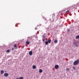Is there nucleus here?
<instances>
[{
	"instance_id": "obj_12",
	"label": "nucleus",
	"mask_w": 79,
	"mask_h": 79,
	"mask_svg": "<svg viewBox=\"0 0 79 79\" xmlns=\"http://www.w3.org/2000/svg\"><path fill=\"white\" fill-rule=\"evenodd\" d=\"M48 41H45V44L46 45H48Z\"/></svg>"
},
{
	"instance_id": "obj_19",
	"label": "nucleus",
	"mask_w": 79,
	"mask_h": 79,
	"mask_svg": "<svg viewBox=\"0 0 79 79\" xmlns=\"http://www.w3.org/2000/svg\"><path fill=\"white\" fill-rule=\"evenodd\" d=\"M70 31V30H69V29H68V32H69Z\"/></svg>"
},
{
	"instance_id": "obj_3",
	"label": "nucleus",
	"mask_w": 79,
	"mask_h": 79,
	"mask_svg": "<svg viewBox=\"0 0 79 79\" xmlns=\"http://www.w3.org/2000/svg\"><path fill=\"white\" fill-rule=\"evenodd\" d=\"M54 68L55 69H58V68H59V66L58 65H56L55 66Z\"/></svg>"
},
{
	"instance_id": "obj_14",
	"label": "nucleus",
	"mask_w": 79,
	"mask_h": 79,
	"mask_svg": "<svg viewBox=\"0 0 79 79\" xmlns=\"http://www.w3.org/2000/svg\"><path fill=\"white\" fill-rule=\"evenodd\" d=\"M17 47V45H16V44H15L14 45V47H15H15Z\"/></svg>"
},
{
	"instance_id": "obj_1",
	"label": "nucleus",
	"mask_w": 79,
	"mask_h": 79,
	"mask_svg": "<svg viewBox=\"0 0 79 79\" xmlns=\"http://www.w3.org/2000/svg\"><path fill=\"white\" fill-rule=\"evenodd\" d=\"M79 63V60L78 59L75 61L73 63L74 65H77Z\"/></svg>"
},
{
	"instance_id": "obj_18",
	"label": "nucleus",
	"mask_w": 79,
	"mask_h": 79,
	"mask_svg": "<svg viewBox=\"0 0 79 79\" xmlns=\"http://www.w3.org/2000/svg\"><path fill=\"white\" fill-rule=\"evenodd\" d=\"M73 69H74V70L76 69V68H75V67H73Z\"/></svg>"
},
{
	"instance_id": "obj_22",
	"label": "nucleus",
	"mask_w": 79,
	"mask_h": 79,
	"mask_svg": "<svg viewBox=\"0 0 79 79\" xmlns=\"http://www.w3.org/2000/svg\"><path fill=\"white\" fill-rule=\"evenodd\" d=\"M36 29V30L37 29Z\"/></svg>"
},
{
	"instance_id": "obj_7",
	"label": "nucleus",
	"mask_w": 79,
	"mask_h": 79,
	"mask_svg": "<svg viewBox=\"0 0 79 79\" xmlns=\"http://www.w3.org/2000/svg\"><path fill=\"white\" fill-rule=\"evenodd\" d=\"M33 69H35L36 68V66L35 65H34L32 66Z\"/></svg>"
},
{
	"instance_id": "obj_17",
	"label": "nucleus",
	"mask_w": 79,
	"mask_h": 79,
	"mask_svg": "<svg viewBox=\"0 0 79 79\" xmlns=\"http://www.w3.org/2000/svg\"><path fill=\"white\" fill-rule=\"evenodd\" d=\"M66 14H68L69 13V10L66 11Z\"/></svg>"
},
{
	"instance_id": "obj_20",
	"label": "nucleus",
	"mask_w": 79,
	"mask_h": 79,
	"mask_svg": "<svg viewBox=\"0 0 79 79\" xmlns=\"http://www.w3.org/2000/svg\"><path fill=\"white\" fill-rule=\"evenodd\" d=\"M45 40H44V39H43V42H44V41H45Z\"/></svg>"
},
{
	"instance_id": "obj_9",
	"label": "nucleus",
	"mask_w": 79,
	"mask_h": 79,
	"mask_svg": "<svg viewBox=\"0 0 79 79\" xmlns=\"http://www.w3.org/2000/svg\"><path fill=\"white\" fill-rule=\"evenodd\" d=\"M4 73V71H3V70H1V74H3V73Z\"/></svg>"
},
{
	"instance_id": "obj_10",
	"label": "nucleus",
	"mask_w": 79,
	"mask_h": 79,
	"mask_svg": "<svg viewBox=\"0 0 79 79\" xmlns=\"http://www.w3.org/2000/svg\"><path fill=\"white\" fill-rule=\"evenodd\" d=\"M39 73H42V70L41 69H40L39 71Z\"/></svg>"
},
{
	"instance_id": "obj_16",
	"label": "nucleus",
	"mask_w": 79,
	"mask_h": 79,
	"mask_svg": "<svg viewBox=\"0 0 79 79\" xmlns=\"http://www.w3.org/2000/svg\"><path fill=\"white\" fill-rule=\"evenodd\" d=\"M69 70V69H68V68H67L66 69V71H68Z\"/></svg>"
},
{
	"instance_id": "obj_21",
	"label": "nucleus",
	"mask_w": 79,
	"mask_h": 79,
	"mask_svg": "<svg viewBox=\"0 0 79 79\" xmlns=\"http://www.w3.org/2000/svg\"><path fill=\"white\" fill-rule=\"evenodd\" d=\"M14 48H13L12 49V50H14Z\"/></svg>"
},
{
	"instance_id": "obj_2",
	"label": "nucleus",
	"mask_w": 79,
	"mask_h": 79,
	"mask_svg": "<svg viewBox=\"0 0 79 79\" xmlns=\"http://www.w3.org/2000/svg\"><path fill=\"white\" fill-rule=\"evenodd\" d=\"M30 39H31V38H28V39L27 40V41L26 42V44H30V42L29 41Z\"/></svg>"
},
{
	"instance_id": "obj_4",
	"label": "nucleus",
	"mask_w": 79,
	"mask_h": 79,
	"mask_svg": "<svg viewBox=\"0 0 79 79\" xmlns=\"http://www.w3.org/2000/svg\"><path fill=\"white\" fill-rule=\"evenodd\" d=\"M4 76H5V77H8V73H5L4 74Z\"/></svg>"
},
{
	"instance_id": "obj_15",
	"label": "nucleus",
	"mask_w": 79,
	"mask_h": 79,
	"mask_svg": "<svg viewBox=\"0 0 79 79\" xmlns=\"http://www.w3.org/2000/svg\"><path fill=\"white\" fill-rule=\"evenodd\" d=\"M24 79V78L23 77H19V79Z\"/></svg>"
},
{
	"instance_id": "obj_11",
	"label": "nucleus",
	"mask_w": 79,
	"mask_h": 79,
	"mask_svg": "<svg viewBox=\"0 0 79 79\" xmlns=\"http://www.w3.org/2000/svg\"><path fill=\"white\" fill-rule=\"evenodd\" d=\"M76 39H79V35H77L75 38Z\"/></svg>"
},
{
	"instance_id": "obj_6",
	"label": "nucleus",
	"mask_w": 79,
	"mask_h": 79,
	"mask_svg": "<svg viewBox=\"0 0 79 79\" xmlns=\"http://www.w3.org/2000/svg\"><path fill=\"white\" fill-rule=\"evenodd\" d=\"M58 43V40H55L54 41V43H55V44H57V43Z\"/></svg>"
},
{
	"instance_id": "obj_5",
	"label": "nucleus",
	"mask_w": 79,
	"mask_h": 79,
	"mask_svg": "<svg viewBox=\"0 0 79 79\" xmlns=\"http://www.w3.org/2000/svg\"><path fill=\"white\" fill-rule=\"evenodd\" d=\"M29 55H32V51H31L29 52Z\"/></svg>"
},
{
	"instance_id": "obj_8",
	"label": "nucleus",
	"mask_w": 79,
	"mask_h": 79,
	"mask_svg": "<svg viewBox=\"0 0 79 79\" xmlns=\"http://www.w3.org/2000/svg\"><path fill=\"white\" fill-rule=\"evenodd\" d=\"M52 42V40H48V42L49 44H50Z\"/></svg>"
},
{
	"instance_id": "obj_13",
	"label": "nucleus",
	"mask_w": 79,
	"mask_h": 79,
	"mask_svg": "<svg viewBox=\"0 0 79 79\" xmlns=\"http://www.w3.org/2000/svg\"><path fill=\"white\" fill-rule=\"evenodd\" d=\"M10 49H9V50H8L6 51V52L7 53L8 52H10Z\"/></svg>"
}]
</instances>
